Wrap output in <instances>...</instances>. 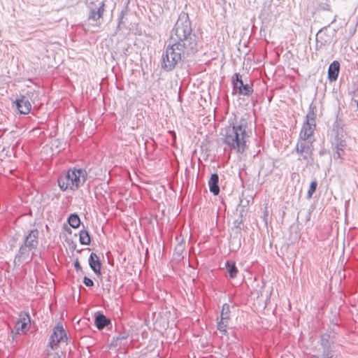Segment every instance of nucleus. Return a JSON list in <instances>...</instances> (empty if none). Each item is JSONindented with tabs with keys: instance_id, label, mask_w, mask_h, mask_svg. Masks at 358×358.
Here are the masks:
<instances>
[{
	"instance_id": "nucleus-7",
	"label": "nucleus",
	"mask_w": 358,
	"mask_h": 358,
	"mask_svg": "<svg viewBox=\"0 0 358 358\" xmlns=\"http://www.w3.org/2000/svg\"><path fill=\"white\" fill-rule=\"evenodd\" d=\"M230 313L229 305L224 303L222 308L220 320L217 324V330L224 335L227 334V327H228L229 322L231 320Z\"/></svg>"
},
{
	"instance_id": "nucleus-20",
	"label": "nucleus",
	"mask_w": 358,
	"mask_h": 358,
	"mask_svg": "<svg viewBox=\"0 0 358 358\" xmlns=\"http://www.w3.org/2000/svg\"><path fill=\"white\" fill-rule=\"evenodd\" d=\"M225 266L230 278H234L238 273V269L235 263L231 261H227Z\"/></svg>"
},
{
	"instance_id": "nucleus-5",
	"label": "nucleus",
	"mask_w": 358,
	"mask_h": 358,
	"mask_svg": "<svg viewBox=\"0 0 358 358\" xmlns=\"http://www.w3.org/2000/svg\"><path fill=\"white\" fill-rule=\"evenodd\" d=\"M233 90L239 94L244 96H250L253 93L252 85L250 83H244L242 79V76L236 73L231 78Z\"/></svg>"
},
{
	"instance_id": "nucleus-6",
	"label": "nucleus",
	"mask_w": 358,
	"mask_h": 358,
	"mask_svg": "<svg viewBox=\"0 0 358 358\" xmlns=\"http://www.w3.org/2000/svg\"><path fill=\"white\" fill-rule=\"evenodd\" d=\"M67 340L66 334L62 325H57L53 329V332L50 338V347L52 350H56L58 344Z\"/></svg>"
},
{
	"instance_id": "nucleus-9",
	"label": "nucleus",
	"mask_w": 358,
	"mask_h": 358,
	"mask_svg": "<svg viewBox=\"0 0 358 358\" xmlns=\"http://www.w3.org/2000/svg\"><path fill=\"white\" fill-rule=\"evenodd\" d=\"M34 249L26 247L24 244L20 247L18 253L15 256V260L18 262H30L32 260V257L34 252H31Z\"/></svg>"
},
{
	"instance_id": "nucleus-11",
	"label": "nucleus",
	"mask_w": 358,
	"mask_h": 358,
	"mask_svg": "<svg viewBox=\"0 0 358 358\" xmlns=\"http://www.w3.org/2000/svg\"><path fill=\"white\" fill-rule=\"evenodd\" d=\"M38 234L39 232L37 229L30 230L28 234H27L24 236L23 244L26 247L31 248L35 250L38 244Z\"/></svg>"
},
{
	"instance_id": "nucleus-4",
	"label": "nucleus",
	"mask_w": 358,
	"mask_h": 358,
	"mask_svg": "<svg viewBox=\"0 0 358 358\" xmlns=\"http://www.w3.org/2000/svg\"><path fill=\"white\" fill-rule=\"evenodd\" d=\"M313 140L299 139L296 145L295 152L299 160H304L308 162L312 159Z\"/></svg>"
},
{
	"instance_id": "nucleus-14",
	"label": "nucleus",
	"mask_w": 358,
	"mask_h": 358,
	"mask_svg": "<svg viewBox=\"0 0 358 358\" xmlns=\"http://www.w3.org/2000/svg\"><path fill=\"white\" fill-rule=\"evenodd\" d=\"M85 180H57L60 189L63 191L68 189H76L83 185Z\"/></svg>"
},
{
	"instance_id": "nucleus-34",
	"label": "nucleus",
	"mask_w": 358,
	"mask_h": 358,
	"mask_svg": "<svg viewBox=\"0 0 358 358\" xmlns=\"http://www.w3.org/2000/svg\"><path fill=\"white\" fill-rule=\"evenodd\" d=\"M53 358H60V357L57 355H55Z\"/></svg>"
},
{
	"instance_id": "nucleus-18",
	"label": "nucleus",
	"mask_w": 358,
	"mask_h": 358,
	"mask_svg": "<svg viewBox=\"0 0 358 358\" xmlns=\"http://www.w3.org/2000/svg\"><path fill=\"white\" fill-rule=\"evenodd\" d=\"M104 0H87L88 10H96L104 13Z\"/></svg>"
},
{
	"instance_id": "nucleus-35",
	"label": "nucleus",
	"mask_w": 358,
	"mask_h": 358,
	"mask_svg": "<svg viewBox=\"0 0 358 358\" xmlns=\"http://www.w3.org/2000/svg\"><path fill=\"white\" fill-rule=\"evenodd\" d=\"M334 22H336V17L334 18V20H332L331 23H334Z\"/></svg>"
},
{
	"instance_id": "nucleus-28",
	"label": "nucleus",
	"mask_w": 358,
	"mask_h": 358,
	"mask_svg": "<svg viewBox=\"0 0 358 358\" xmlns=\"http://www.w3.org/2000/svg\"><path fill=\"white\" fill-rule=\"evenodd\" d=\"M127 338V336H120L115 338H113V341L112 342V345L114 346H117L122 345V341L123 340H125Z\"/></svg>"
},
{
	"instance_id": "nucleus-10",
	"label": "nucleus",
	"mask_w": 358,
	"mask_h": 358,
	"mask_svg": "<svg viewBox=\"0 0 358 358\" xmlns=\"http://www.w3.org/2000/svg\"><path fill=\"white\" fill-rule=\"evenodd\" d=\"M30 317L28 313H21L19 320L15 324V329L17 334L20 332L24 333L27 331L30 327Z\"/></svg>"
},
{
	"instance_id": "nucleus-3",
	"label": "nucleus",
	"mask_w": 358,
	"mask_h": 358,
	"mask_svg": "<svg viewBox=\"0 0 358 358\" xmlns=\"http://www.w3.org/2000/svg\"><path fill=\"white\" fill-rule=\"evenodd\" d=\"M316 106L311 103L309 106L308 113L306 117V122L303 123L299 139L306 141L313 140V134L315 129Z\"/></svg>"
},
{
	"instance_id": "nucleus-21",
	"label": "nucleus",
	"mask_w": 358,
	"mask_h": 358,
	"mask_svg": "<svg viewBox=\"0 0 358 358\" xmlns=\"http://www.w3.org/2000/svg\"><path fill=\"white\" fill-rule=\"evenodd\" d=\"M80 243L82 245H90L91 242V238L89 232L83 229L80 231Z\"/></svg>"
},
{
	"instance_id": "nucleus-24",
	"label": "nucleus",
	"mask_w": 358,
	"mask_h": 358,
	"mask_svg": "<svg viewBox=\"0 0 358 358\" xmlns=\"http://www.w3.org/2000/svg\"><path fill=\"white\" fill-rule=\"evenodd\" d=\"M332 143L336 149H340L342 153H344V148L346 146V142L344 138H335Z\"/></svg>"
},
{
	"instance_id": "nucleus-36",
	"label": "nucleus",
	"mask_w": 358,
	"mask_h": 358,
	"mask_svg": "<svg viewBox=\"0 0 358 358\" xmlns=\"http://www.w3.org/2000/svg\"><path fill=\"white\" fill-rule=\"evenodd\" d=\"M357 107H358V101H357Z\"/></svg>"
},
{
	"instance_id": "nucleus-19",
	"label": "nucleus",
	"mask_w": 358,
	"mask_h": 358,
	"mask_svg": "<svg viewBox=\"0 0 358 358\" xmlns=\"http://www.w3.org/2000/svg\"><path fill=\"white\" fill-rule=\"evenodd\" d=\"M95 324L97 329L101 330L110 324V320L103 314L99 313L95 317Z\"/></svg>"
},
{
	"instance_id": "nucleus-15",
	"label": "nucleus",
	"mask_w": 358,
	"mask_h": 358,
	"mask_svg": "<svg viewBox=\"0 0 358 358\" xmlns=\"http://www.w3.org/2000/svg\"><path fill=\"white\" fill-rule=\"evenodd\" d=\"M89 265L92 270L98 275L101 274V263L99 259V257L97 256L96 253L92 252L89 257Z\"/></svg>"
},
{
	"instance_id": "nucleus-31",
	"label": "nucleus",
	"mask_w": 358,
	"mask_h": 358,
	"mask_svg": "<svg viewBox=\"0 0 358 358\" xmlns=\"http://www.w3.org/2000/svg\"><path fill=\"white\" fill-rule=\"evenodd\" d=\"M343 153H342L341 150L340 149H336V151L335 152L334 155V157L335 159H340L341 158Z\"/></svg>"
},
{
	"instance_id": "nucleus-25",
	"label": "nucleus",
	"mask_w": 358,
	"mask_h": 358,
	"mask_svg": "<svg viewBox=\"0 0 358 358\" xmlns=\"http://www.w3.org/2000/svg\"><path fill=\"white\" fill-rule=\"evenodd\" d=\"M321 345L324 348V353H326V355L328 353V351L331 347V342L329 341V336L324 335L321 338Z\"/></svg>"
},
{
	"instance_id": "nucleus-2",
	"label": "nucleus",
	"mask_w": 358,
	"mask_h": 358,
	"mask_svg": "<svg viewBox=\"0 0 358 358\" xmlns=\"http://www.w3.org/2000/svg\"><path fill=\"white\" fill-rule=\"evenodd\" d=\"M250 122L245 116L236 120L223 130V142L231 152L243 155L249 148V138L251 129Z\"/></svg>"
},
{
	"instance_id": "nucleus-16",
	"label": "nucleus",
	"mask_w": 358,
	"mask_h": 358,
	"mask_svg": "<svg viewBox=\"0 0 358 358\" xmlns=\"http://www.w3.org/2000/svg\"><path fill=\"white\" fill-rule=\"evenodd\" d=\"M86 176L87 172L85 169L74 168L67 171L65 174V179H80V178L85 179Z\"/></svg>"
},
{
	"instance_id": "nucleus-23",
	"label": "nucleus",
	"mask_w": 358,
	"mask_h": 358,
	"mask_svg": "<svg viewBox=\"0 0 358 358\" xmlns=\"http://www.w3.org/2000/svg\"><path fill=\"white\" fill-rule=\"evenodd\" d=\"M103 13L96 10H89L88 20L97 22L102 17Z\"/></svg>"
},
{
	"instance_id": "nucleus-30",
	"label": "nucleus",
	"mask_w": 358,
	"mask_h": 358,
	"mask_svg": "<svg viewBox=\"0 0 358 358\" xmlns=\"http://www.w3.org/2000/svg\"><path fill=\"white\" fill-rule=\"evenodd\" d=\"M268 208H267V206H265L264 210L263 219H264V221L266 223V224H267V222H268Z\"/></svg>"
},
{
	"instance_id": "nucleus-29",
	"label": "nucleus",
	"mask_w": 358,
	"mask_h": 358,
	"mask_svg": "<svg viewBox=\"0 0 358 358\" xmlns=\"http://www.w3.org/2000/svg\"><path fill=\"white\" fill-rule=\"evenodd\" d=\"M83 283L87 287H92L94 286V282L92 279L89 278L88 277L85 276L83 278Z\"/></svg>"
},
{
	"instance_id": "nucleus-1",
	"label": "nucleus",
	"mask_w": 358,
	"mask_h": 358,
	"mask_svg": "<svg viewBox=\"0 0 358 358\" xmlns=\"http://www.w3.org/2000/svg\"><path fill=\"white\" fill-rule=\"evenodd\" d=\"M198 42L188 14L182 12L171 31L169 44L162 54V68L171 71L180 62L188 61L198 52Z\"/></svg>"
},
{
	"instance_id": "nucleus-8",
	"label": "nucleus",
	"mask_w": 358,
	"mask_h": 358,
	"mask_svg": "<svg viewBox=\"0 0 358 358\" xmlns=\"http://www.w3.org/2000/svg\"><path fill=\"white\" fill-rule=\"evenodd\" d=\"M329 27V24L327 27L322 28L316 35V48L317 49L322 48L327 44H329L331 42L332 36L330 34H327V27Z\"/></svg>"
},
{
	"instance_id": "nucleus-32",
	"label": "nucleus",
	"mask_w": 358,
	"mask_h": 358,
	"mask_svg": "<svg viewBox=\"0 0 358 358\" xmlns=\"http://www.w3.org/2000/svg\"><path fill=\"white\" fill-rule=\"evenodd\" d=\"M74 267L77 272L82 271V267L78 262V260H76L74 263Z\"/></svg>"
},
{
	"instance_id": "nucleus-17",
	"label": "nucleus",
	"mask_w": 358,
	"mask_h": 358,
	"mask_svg": "<svg viewBox=\"0 0 358 358\" xmlns=\"http://www.w3.org/2000/svg\"><path fill=\"white\" fill-rule=\"evenodd\" d=\"M339 71L340 63L338 61H334L330 64L328 69V79L330 82H334L337 80Z\"/></svg>"
},
{
	"instance_id": "nucleus-26",
	"label": "nucleus",
	"mask_w": 358,
	"mask_h": 358,
	"mask_svg": "<svg viewBox=\"0 0 358 358\" xmlns=\"http://www.w3.org/2000/svg\"><path fill=\"white\" fill-rule=\"evenodd\" d=\"M218 182L219 180H208L210 191L214 195H218L220 191Z\"/></svg>"
},
{
	"instance_id": "nucleus-27",
	"label": "nucleus",
	"mask_w": 358,
	"mask_h": 358,
	"mask_svg": "<svg viewBox=\"0 0 358 358\" xmlns=\"http://www.w3.org/2000/svg\"><path fill=\"white\" fill-rule=\"evenodd\" d=\"M317 183L316 180H313L312 182L310 183L309 189L308 190V193H307V199H310L312 198L313 194H314V192H315V190L317 189Z\"/></svg>"
},
{
	"instance_id": "nucleus-13",
	"label": "nucleus",
	"mask_w": 358,
	"mask_h": 358,
	"mask_svg": "<svg viewBox=\"0 0 358 358\" xmlns=\"http://www.w3.org/2000/svg\"><path fill=\"white\" fill-rule=\"evenodd\" d=\"M15 103L20 114L27 115L31 109V105L28 98L25 96H21L20 99H17L15 101Z\"/></svg>"
},
{
	"instance_id": "nucleus-12",
	"label": "nucleus",
	"mask_w": 358,
	"mask_h": 358,
	"mask_svg": "<svg viewBox=\"0 0 358 358\" xmlns=\"http://www.w3.org/2000/svg\"><path fill=\"white\" fill-rule=\"evenodd\" d=\"M344 122L343 120L338 116L336 117V119L333 124V129L331 131V135L334 139L338 138H344L345 136V131H344Z\"/></svg>"
},
{
	"instance_id": "nucleus-22",
	"label": "nucleus",
	"mask_w": 358,
	"mask_h": 358,
	"mask_svg": "<svg viewBox=\"0 0 358 358\" xmlns=\"http://www.w3.org/2000/svg\"><path fill=\"white\" fill-rule=\"evenodd\" d=\"M68 222L71 227L78 228L80 224V220L77 214L73 213L69 217Z\"/></svg>"
},
{
	"instance_id": "nucleus-33",
	"label": "nucleus",
	"mask_w": 358,
	"mask_h": 358,
	"mask_svg": "<svg viewBox=\"0 0 358 358\" xmlns=\"http://www.w3.org/2000/svg\"><path fill=\"white\" fill-rule=\"evenodd\" d=\"M210 179H219L218 175L217 173H213L211 174Z\"/></svg>"
}]
</instances>
